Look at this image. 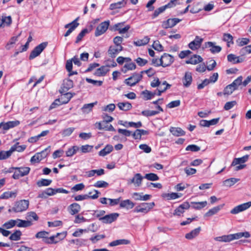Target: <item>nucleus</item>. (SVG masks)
Listing matches in <instances>:
<instances>
[{
  "mask_svg": "<svg viewBox=\"0 0 251 251\" xmlns=\"http://www.w3.org/2000/svg\"><path fill=\"white\" fill-rule=\"evenodd\" d=\"M159 113V111L146 110L143 111L141 113L143 116L149 117L157 115Z\"/></svg>",
  "mask_w": 251,
  "mask_h": 251,
  "instance_id": "obj_59",
  "label": "nucleus"
},
{
  "mask_svg": "<svg viewBox=\"0 0 251 251\" xmlns=\"http://www.w3.org/2000/svg\"><path fill=\"white\" fill-rule=\"evenodd\" d=\"M105 237V236L104 234L96 235L95 236H92L90 238V240L93 243L95 244L98 241L100 240V239H103Z\"/></svg>",
  "mask_w": 251,
  "mask_h": 251,
  "instance_id": "obj_63",
  "label": "nucleus"
},
{
  "mask_svg": "<svg viewBox=\"0 0 251 251\" xmlns=\"http://www.w3.org/2000/svg\"><path fill=\"white\" fill-rule=\"evenodd\" d=\"M47 43L44 42L36 46L31 51L29 57V59H33L38 56L47 47Z\"/></svg>",
  "mask_w": 251,
  "mask_h": 251,
  "instance_id": "obj_8",
  "label": "nucleus"
},
{
  "mask_svg": "<svg viewBox=\"0 0 251 251\" xmlns=\"http://www.w3.org/2000/svg\"><path fill=\"white\" fill-rule=\"evenodd\" d=\"M142 95L145 100H149L151 99L154 95H156V92L155 91L154 93H151L148 90H145L142 92Z\"/></svg>",
  "mask_w": 251,
  "mask_h": 251,
  "instance_id": "obj_46",
  "label": "nucleus"
},
{
  "mask_svg": "<svg viewBox=\"0 0 251 251\" xmlns=\"http://www.w3.org/2000/svg\"><path fill=\"white\" fill-rule=\"evenodd\" d=\"M243 237L249 238L250 234L249 232H238L235 234L225 235L221 236L216 237L214 238V240L221 242H229L235 239H238Z\"/></svg>",
  "mask_w": 251,
  "mask_h": 251,
  "instance_id": "obj_1",
  "label": "nucleus"
},
{
  "mask_svg": "<svg viewBox=\"0 0 251 251\" xmlns=\"http://www.w3.org/2000/svg\"><path fill=\"white\" fill-rule=\"evenodd\" d=\"M201 230V227H199L193 230H192L189 233H188L185 234V238L189 240H191L195 237H197L199 234L200 233V232Z\"/></svg>",
  "mask_w": 251,
  "mask_h": 251,
  "instance_id": "obj_30",
  "label": "nucleus"
},
{
  "mask_svg": "<svg viewBox=\"0 0 251 251\" xmlns=\"http://www.w3.org/2000/svg\"><path fill=\"white\" fill-rule=\"evenodd\" d=\"M12 21L10 16H0V28L9 26L12 24Z\"/></svg>",
  "mask_w": 251,
  "mask_h": 251,
  "instance_id": "obj_19",
  "label": "nucleus"
},
{
  "mask_svg": "<svg viewBox=\"0 0 251 251\" xmlns=\"http://www.w3.org/2000/svg\"><path fill=\"white\" fill-rule=\"evenodd\" d=\"M88 33V30L87 28L83 29L77 35L75 43H78L82 39L84 36Z\"/></svg>",
  "mask_w": 251,
  "mask_h": 251,
  "instance_id": "obj_60",
  "label": "nucleus"
},
{
  "mask_svg": "<svg viewBox=\"0 0 251 251\" xmlns=\"http://www.w3.org/2000/svg\"><path fill=\"white\" fill-rule=\"evenodd\" d=\"M150 41V38L148 36H145L142 39H138L134 42V44L136 46H142L147 45Z\"/></svg>",
  "mask_w": 251,
  "mask_h": 251,
  "instance_id": "obj_43",
  "label": "nucleus"
},
{
  "mask_svg": "<svg viewBox=\"0 0 251 251\" xmlns=\"http://www.w3.org/2000/svg\"><path fill=\"white\" fill-rule=\"evenodd\" d=\"M109 21H104L101 23L96 28L95 35L96 37L99 36L104 33L109 26Z\"/></svg>",
  "mask_w": 251,
  "mask_h": 251,
  "instance_id": "obj_7",
  "label": "nucleus"
},
{
  "mask_svg": "<svg viewBox=\"0 0 251 251\" xmlns=\"http://www.w3.org/2000/svg\"><path fill=\"white\" fill-rule=\"evenodd\" d=\"M64 93L61 95L60 100H62V103H67L73 97V95L71 93L65 92Z\"/></svg>",
  "mask_w": 251,
  "mask_h": 251,
  "instance_id": "obj_48",
  "label": "nucleus"
},
{
  "mask_svg": "<svg viewBox=\"0 0 251 251\" xmlns=\"http://www.w3.org/2000/svg\"><path fill=\"white\" fill-rule=\"evenodd\" d=\"M144 178L140 174L137 173L131 179L128 180V183L133 184L135 187H139L141 185Z\"/></svg>",
  "mask_w": 251,
  "mask_h": 251,
  "instance_id": "obj_12",
  "label": "nucleus"
},
{
  "mask_svg": "<svg viewBox=\"0 0 251 251\" xmlns=\"http://www.w3.org/2000/svg\"><path fill=\"white\" fill-rule=\"evenodd\" d=\"M52 180L50 179H42L37 182V185L39 187L47 186L50 184Z\"/></svg>",
  "mask_w": 251,
  "mask_h": 251,
  "instance_id": "obj_54",
  "label": "nucleus"
},
{
  "mask_svg": "<svg viewBox=\"0 0 251 251\" xmlns=\"http://www.w3.org/2000/svg\"><path fill=\"white\" fill-rule=\"evenodd\" d=\"M12 152L10 149L8 151H0V160H4L9 158L12 154Z\"/></svg>",
  "mask_w": 251,
  "mask_h": 251,
  "instance_id": "obj_51",
  "label": "nucleus"
},
{
  "mask_svg": "<svg viewBox=\"0 0 251 251\" xmlns=\"http://www.w3.org/2000/svg\"><path fill=\"white\" fill-rule=\"evenodd\" d=\"M72 60H68L66 62V69L67 71L69 72L68 75L69 76L74 75H77V72L76 71H73L72 68H73V63H72Z\"/></svg>",
  "mask_w": 251,
  "mask_h": 251,
  "instance_id": "obj_35",
  "label": "nucleus"
},
{
  "mask_svg": "<svg viewBox=\"0 0 251 251\" xmlns=\"http://www.w3.org/2000/svg\"><path fill=\"white\" fill-rule=\"evenodd\" d=\"M202 58L198 55H194L188 60L186 61V64H191L196 65L202 61Z\"/></svg>",
  "mask_w": 251,
  "mask_h": 251,
  "instance_id": "obj_29",
  "label": "nucleus"
},
{
  "mask_svg": "<svg viewBox=\"0 0 251 251\" xmlns=\"http://www.w3.org/2000/svg\"><path fill=\"white\" fill-rule=\"evenodd\" d=\"M153 49L157 51H161L163 50V47L160 43L159 41H155L152 44Z\"/></svg>",
  "mask_w": 251,
  "mask_h": 251,
  "instance_id": "obj_64",
  "label": "nucleus"
},
{
  "mask_svg": "<svg viewBox=\"0 0 251 251\" xmlns=\"http://www.w3.org/2000/svg\"><path fill=\"white\" fill-rule=\"evenodd\" d=\"M249 158V155H246L240 158H234L233 160L231 166H235L237 165V164H240V163H244L246 162Z\"/></svg>",
  "mask_w": 251,
  "mask_h": 251,
  "instance_id": "obj_36",
  "label": "nucleus"
},
{
  "mask_svg": "<svg viewBox=\"0 0 251 251\" xmlns=\"http://www.w3.org/2000/svg\"><path fill=\"white\" fill-rule=\"evenodd\" d=\"M239 180V179L235 178H230L229 179H227L225 180L224 182V185L227 186V187H231L232 185H233L235 183L238 182Z\"/></svg>",
  "mask_w": 251,
  "mask_h": 251,
  "instance_id": "obj_50",
  "label": "nucleus"
},
{
  "mask_svg": "<svg viewBox=\"0 0 251 251\" xmlns=\"http://www.w3.org/2000/svg\"><path fill=\"white\" fill-rule=\"evenodd\" d=\"M170 131L173 135L176 136H183L185 134V132L180 127H171L170 128Z\"/></svg>",
  "mask_w": 251,
  "mask_h": 251,
  "instance_id": "obj_33",
  "label": "nucleus"
},
{
  "mask_svg": "<svg viewBox=\"0 0 251 251\" xmlns=\"http://www.w3.org/2000/svg\"><path fill=\"white\" fill-rule=\"evenodd\" d=\"M119 216V214L118 213H113L100 218L99 220L104 224H111L115 221Z\"/></svg>",
  "mask_w": 251,
  "mask_h": 251,
  "instance_id": "obj_10",
  "label": "nucleus"
},
{
  "mask_svg": "<svg viewBox=\"0 0 251 251\" xmlns=\"http://www.w3.org/2000/svg\"><path fill=\"white\" fill-rule=\"evenodd\" d=\"M205 48H209V50L212 53L220 52L222 50V48L219 46H217L216 43L208 42L205 43Z\"/></svg>",
  "mask_w": 251,
  "mask_h": 251,
  "instance_id": "obj_18",
  "label": "nucleus"
},
{
  "mask_svg": "<svg viewBox=\"0 0 251 251\" xmlns=\"http://www.w3.org/2000/svg\"><path fill=\"white\" fill-rule=\"evenodd\" d=\"M123 49L122 46H110L108 50L109 55L112 58H115L117 54Z\"/></svg>",
  "mask_w": 251,
  "mask_h": 251,
  "instance_id": "obj_23",
  "label": "nucleus"
},
{
  "mask_svg": "<svg viewBox=\"0 0 251 251\" xmlns=\"http://www.w3.org/2000/svg\"><path fill=\"white\" fill-rule=\"evenodd\" d=\"M113 149V147L111 145H107L105 148L99 151V154L100 156H104L107 154L110 153Z\"/></svg>",
  "mask_w": 251,
  "mask_h": 251,
  "instance_id": "obj_34",
  "label": "nucleus"
},
{
  "mask_svg": "<svg viewBox=\"0 0 251 251\" xmlns=\"http://www.w3.org/2000/svg\"><path fill=\"white\" fill-rule=\"evenodd\" d=\"M26 218L27 221H31L32 219L35 221H37L39 217L35 212L31 211L27 213Z\"/></svg>",
  "mask_w": 251,
  "mask_h": 251,
  "instance_id": "obj_55",
  "label": "nucleus"
},
{
  "mask_svg": "<svg viewBox=\"0 0 251 251\" xmlns=\"http://www.w3.org/2000/svg\"><path fill=\"white\" fill-rule=\"evenodd\" d=\"M20 124L19 121H9L6 123L1 122L0 123V128L3 130H7L11 128H13L18 126Z\"/></svg>",
  "mask_w": 251,
  "mask_h": 251,
  "instance_id": "obj_20",
  "label": "nucleus"
},
{
  "mask_svg": "<svg viewBox=\"0 0 251 251\" xmlns=\"http://www.w3.org/2000/svg\"><path fill=\"white\" fill-rule=\"evenodd\" d=\"M79 148L77 146H74L68 149L66 151V155L67 157H72L79 150Z\"/></svg>",
  "mask_w": 251,
  "mask_h": 251,
  "instance_id": "obj_40",
  "label": "nucleus"
},
{
  "mask_svg": "<svg viewBox=\"0 0 251 251\" xmlns=\"http://www.w3.org/2000/svg\"><path fill=\"white\" fill-rule=\"evenodd\" d=\"M223 40L227 42V46L228 47H229L231 44H233V37L229 33L224 34Z\"/></svg>",
  "mask_w": 251,
  "mask_h": 251,
  "instance_id": "obj_47",
  "label": "nucleus"
},
{
  "mask_svg": "<svg viewBox=\"0 0 251 251\" xmlns=\"http://www.w3.org/2000/svg\"><path fill=\"white\" fill-rule=\"evenodd\" d=\"M144 178L150 181H156L159 179L158 176L154 173L147 174L144 176Z\"/></svg>",
  "mask_w": 251,
  "mask_h": 251,
  "instance_id": "obj_56",
  "label": "nucleus"
},
{
  "mask_svg": "<svg viewBox=\"0 0 251 251\" xmlns=\"http://www.w3.org/2000/svg\"><path fill=\"white\" fill-rule=\"evenodd\" d=\"M18 36L12 37L10 41L6 45L5 49L7 50H10L12 47V45L14 44L18 40Z\"/></svg>",
  "mask_w": 251,
  "mask_h": 251,
  "instance_id": "obj_62",
  "label": "nucleus"
},
{
  "mask_svg": "<svg viewBox=\"0 0 251 251\" xmlns=\"http://www.w3.org/2000/svg\"><path fill=\"white\" fill-rule=\"evenodd\" d=\"M227 59L228 61L233 63L236 64L242 62L243 61L242 59H240L239 57L236 56L235 55L233 54H229L227 56Z\"/></svg>",
  "mask_w": 251,
  "mask_h": 251,
  "instance_id": "obj_38",
  "label": "nucleus"
},
{
  "mask_svg": "<svg viewBox=\"0 0 251 251\" xmlns=\"http://www.w3.org/2000/svg\"><path fill=\"white\" fill-rule=\"evenodd\" d=\"M190 206V205L188 202H185L175 209L174 214L180 216L184 212V210L189 209Z\"/></svg>",
  "mask_w": 251,
  "mask_h": 251,
  "instance_id": "obj_22",
  "label": "nucleus"
},
{
  "mask_svg": "<svg viewBox=\"0 0 251 251\" xmlns=\"http://www.w3.org/2000/svg\"><path fill=\"white\" fill-rule=\"evenodd\" d=\"M17 196V191H7L3 193L0 196V199H7L10 198H15Z\"/></svg>",
  "mask_w": 251,
  "mask_h": 251,
  "instance_id": "obj_45",
  "label": "nucleus"
},
{
  "mask_svg": "<svg viewBox=\"0 0 251 251\" xmlns=\"http://www.w3.org/2000/svg\"><path fill=\"white\" fill-rule=\"evenodd\" d=\"M80 209L81 207L80 205L77 203H73L68 207L69 213L73 215L77 214L80 211Z\"/></svg>",
  "mask_w": 251,
  "mask_h": 251,
  "instance_id": "obj_28",
  "label": "nucleus"
},
{
  "mask_svg": "<svg viewBox=\"0 0 251 251\" xmlns=\"http://www.w3.org/2000/svg\"><path fill=\"white\" fill-rule=\"evenodd\" d=\"M25 148L26 146L25 145L20 146L19 145V143H17L14 146L11 147L10 149L12 152L16 151L19 152H21L24 151L25 150Z\"/></svg>",
  "mask_w": 251,
  "mask_h": 251,
  "instance_id": "obj_52",
  "label": "nucleus"
},
{
  "mask_svg": "<svg viewBox=\"0 0 251 251\" xmlns=\"http://www.w3.org/2000/svg\"><path fill=\"white\" fill-rule=\"evenodd\" d=\"M22 233L20 230H17L13 234H12L9 239L13 241H18L20 239Z\"/></svg>",
  "mask_w": 251,
  "mask_h": 251,
  "instance_id": "obj_53",
  "label": "nucleus"
},
{
  "mask_svg": "<svg viewBox=\"0 0 251 251\" xmlns=\"http://www.w3.org/2000/svg\"><path fill=\"white\" fill-rule=\"evenodd\" d=\"M136 65L133 63L130 62L129 63H126L123 68L122 69V71L124 73H126L129 70H133L135 69Z\"/></svg>",
  "mask_w": 251,
  "mask_h": 251,
  "instance_id": "obj_44",
  "label": "nucleus"
},
{
  "mask_svg": "<svg viewBox=\"0 0 251 251\" xmlns=\"http://www.w3.org/2000/svg\"><path fill=\"white\" fill-rule=\"evenodd\" d=\"M162 66L165 67L170 66L174 61V57L168 53H164L161 57Z\"/></svg>",
  "mask_w": 251,
  "mask_h": 251,
  "instance_id": "obj_14",
  "label": "nucleus"
},
{
  "mask_svg": "<svg viewBox=\"0 0 251 251\" xmlns=\"http://www.w3.org/2000/svg\"><path fill=\"white\" fill-rule=\"evenodd\" d=\"M110 65H106L97 69L94 75L98 76H104L109 71Z\"/></svg>",
  "mask_w": 251,
  "mask_h": 251,
  "instance_id": "obj_24",
  "label": "nucleus"
},
{
  "mask_svg": "<svg viewBox=\"0 0 251 251\" xmlns=\"http://www.w3.org/2000/svg\"><path fill=\"white\" fill-rule=\"evenodd\" d=\"M171 87V85L168 84L166 81L162 83L160 82L159 86L157 87L156 95L160 96L161 93L165 92L168 88Z\"/></svg>",
  "mask_w": 251,
  "mask_h": 251,
  "instance_id": "obj_25",
  "label": "nucleus"
},
{
  "mask_svg": "<svg viewBox=\"0 0 251 251\" xmlns=\"http://www.w3.org/2000/svg\"><path fill=\"white\" fill-rule=\"evenodd\" d=\"M180 21L181 20L178 18L169 19L167 21L163 22L162 27L166 29L172 28Z\"/></svg>",
  "mask_w": 251,
  "mask_h": 251,
  "instance_id": "obj_13",
  "label": "nucleus"
},
{
  "mask_svg": "<svg viewBox=\"0 0 251 251\" xmlns=\"http://www.w3.org/2000/svg\"><path fill=\"white\" fill-rule=\"evenodd\" d=\"M97 104V102L85 104L81 108L84 113H88L92 110L94 106Z\"/></svg>",
  "mask_w": 251,
  "mask_h": 251,
  "instance_id": "obj_41",
  "label": "nucleus"
},
{
  "mask_svg": "<svg viewBox=\"0 0 251 251\" xmlns=\"http://www.w3.org/2000/svg\"><path fill=\"white\" fill-rule=\"evenodd\" d=\"M134 203L129 200L123 201L120 203V206L121 208H126L127 209H131L134 207Z\"/></svg>",
  "mask_w": 251,
  "mask_h": 251,
  "instance_id": "obj_37",
  "label": "nucleus"
},
{
  "mask_svg": "<svg viewBox=\"0 0 251 251\" xmlns=\"http://www.w3.org/2000/svg\"><path fill=\"white\" fill-rule=\"evenodd\" d=\"M235 90V88L230 84L226 86L224 89L223 94L229 95L231 94Z\"/></svg>",
  "mask_w": 251,
  "mask_h": 251,
  "instance_id": "obj_58",
  "label": "nucleus"
},
{
  "mask_svg": "<svg viewBox=\"0 0 251 251\" xmlns=\"http://www.w3.org/2000/svg\"><path fill=\"white\" fill-rule=\"evenodd\" d=\"M251 206V201H249L235 206L230 211V213L232 214H237L247 210Z\"/></svg>",
  "mask_w": 251,
  "mask_h": 251,
  "instance_id": "obj_9",
  "label": "nucleus"
},
{
  "mask_svg": "<svg viewBox=\"0 0 251 251\" xmlns=\"http://www.w3.org/2000/svg\"><path fill=\"white\" fill-rule=\"evenodd\" d=\"M203 41V39L200 37L197 36L194 40L192 41L189 44V47L192 50H195L200 48L201 43Z\"/></svg>",
  "mask_w": 251,
  "mask_h": 251,
  "instance_id": "obj_17",
  "label": "nucleus"
},
{
  "mask_svg": "<svg viewBox=\"0 0 251 251\" xmlns=\"http://www.w3.org/2000/svg\"><path fill=\"white\" fill-rule=\"evenodd\" d=\"M126 1L127 0H122L116 3H111L110 5L109 8L110 10L121 8L126 5Z\"/></svg>",
  "mask_w": 251,
  "mask_h": 251,
  "instance_id": "obj_31",
  "label": "nucleus"
},
{
  "mask_svg": "<svg viewBox=\"0 0 251 251\" xmlns=\"http://www.w3.org/2000/svg\"><path fill=\"white\" fill-rule=\"evenodd\" d=\"M243 77L242 76H240L238 77L235 80H234L233 82L231 84L232 86L234 88H235V90H237L238 88V86H240L242 83Z\"/></svg>",
  "mask_w": 251,
  "mask_h": 251,
  "instance_id": "obj_57",
  "label": "nucleus"
},
{
  "mask_svg": "<svg viewBox=\"0 0 251 251\" xmlns=\"http://www.w3.org/2000/svg\"><path fill=\"white\" fill-rule=\"evenodd\" d=\"M192 207L195 209L200 210L202 208L205 207L207 204V201H203L201 202H191Z\"/></svg>",
  "mask_w": 251,
  "mask_h": 251,
  "instance_id": "obj_32",
  "label": "nucleus"
},
{
  "mask_svg": "<svg viewBox=\"0 0 251 251\" xmlns=\"http://www.w3.org/2000/svg\"><path fill=\"white\" fill-rule=\"evenodd\" d=\"M167 8H170L168 4L156 9L153 14V18L157 17L160 13L164 12Z\"/></svg>",
  "mask_w": 251,
  "mask_h": 251,
  "instance_id": "obj_49",
  "label": "nucleus"
},
{
  "mask_svg": "<svg viewBox=\"0 0 251 251\" xmlns=\"http://www.w3.org/2000/svg\"><path fill=\"white\" fill-rule=\"evenodd\" d=\"M78 18V17L77 18L71 23L65 25V28H69L64 34L65 37L68 36L79 25V23L77 22Z\"/></svg>",
  "mask_w": 251,
  "mask_h": 251,
  "instance_id": "obj_11",
  "label": "nucleus"
},
{
  "mask_svg": "<svg viewBox=\"0 0 251 251\" xmlns=\"http://www.w3.org/2000/svg\"><path fill=\"white\" fill-rule=\"evenodd\" d=\"M15 220H10L3 225V227L6 229H9L16 226Z\"/></svg>",
  "mask_w": 251,
  "mask_h": 251,
  "instance_id": "obj_61",
  "label": "nucleus"
},
{
  "mask_svg": "<svg viewBox=\"0 0 251 251\" xmlns=\"http://www.w3.org/2000/svg\"><path fill=\"white\" fill-rule=\"evenodd\" d=\"M13 169H15V171L13 175V177L14 179H18L20 177L24 176L27 175L30 171V168L29 167H16L13 168Z\"/></svg>",
  "mask_w": 251,
  "mask_h": 251,
  "instance_id": "obj_6",
  "label": "nucleus"
},
{
  "mask_svg": "<svg viewBox=\"0 0 251 251\" xmlns=\"http://www.w3.org/2000/svg\"><path fill=\"white\" fill-rule=\"evenodd\" d=\"M224 204L218 205L214 207L209 209L206 213H205L204 217H211L215 214H216L219 211L223 208Z\"/></svg>",
  "mask_w": 251,
  "mask_h": 251,
  "instance_id": "obj_27",
  "label": "nucleus"
},
{
  "mask_svg": "<svg viewBox=\"0 0 251 251\" xmlns=\"http://www.w3.org/2000/svg\"><path fill=\"white\" fill-rule=\"evenodd\" d=\"M142 74L134 73L131 76L125 80V83L128 86H133L138 83L142 78Z\"/></svg>",
  "mask_w": 251,
  "mask_h": 251,
  "instance_id": "obj_4",
  "label": "nucleus"
},
{
  "mask_svg": "<svg viewBox=\"0 0 251 251\" xmlns=\"http://www.w3.org/2000/svg\"><path fill=\"white\" fill-rule=\"evenodd\" d=\"M129 243V241L126 239H119L113 241L109 243V246L114 247L120 245H127Z\"/></svg>",
  "mask_w": 251,
  "mask_h": 251,
  "instance_id": "obj_42",
  "label": "nucleus"
},
{
  "mask_svg": "<svg viewBox=\"0 0 251 251\" xmlns=\"http://www.w3.org/2000/svg\"><path fill=\"white\" fill-rule=\"evenodd\" d=\"M182 81L184 87H189L192 81V73L189 72H185L184 76L182 79Z\"/></svg>",
  "mask_w": 251,
  "mask_h": 251,
  "instance_id": "obj_21",
  "label": "nucleus"
},
{
  "mask_svg": "<svg viewBox=\"0 0 251 251\" xmlns=\"http://www.w3.org/2000/svg\"><path fill=\"white\" fill-rule=\"evenodd\" d=\"M74 86V83L73 80L70 79H65L63 81L60 92L62 94L63 93L67 92L70 89Z\"/></svg>",
  "mask_w": 251,
  "mask_h": 251,
  "instance_id": "obj_16",
  "label": "nucleus"
},
{
  "mask_svg": "<svg viewBox=\"0 0 251 251\" xmlns=\"http://www.w3.org/2000/svg\"><path fill=\"white\" fill-rule=\"evenodd\" d=\"M16 226L19 227H27L32 225L31 221L27 220H23L20 219L15 220Z\"/></svg>",
  "mask_w": 251,
  "mask_h": 251,
  "instance_id": "obj_26",
  "label": "nucleus"
},
{
  "mask_svg": "<svg viewBox=\"0 0 251 251\" xmlns=\"http://www.w3.org/2000/svg\"><path fill=\"white\" fill-rule=\"evenodd\" d=\"M117 106L119 109L123 111H127L131 109V104L128 102H119Z\"/></svg>",
  "mask_w": 251,
  "mask_h": 251,
  "instance_id": "obj_39",
  "label": "nucleus"
},
{
  "mask_svg": "<svg viewBox=\"0 0 251 251\" xmlns=\"http://www.w3.org/2000/svg\"><path fill=\"white\" fill-rule=\"evenodd\" d=\"M155 204L153 202L146 203L144 202L136 206L134 209L136 212H141L147 213L154 206Z\"/></svg>",
  "mask_w": 251,
  "mask_h": 251,
  "instance_id": "obj_5",
  "label": "nucleus"
},
{
  "mask_svg": "<svg viewBox=\"0 0 251 251\" xmlns=\"http://www.w3.org/2000/svg\"><path fill=\"white\" fill-rule=\"evenodd\" d=\"M29 201L27 200H20L16 201L13 207L8 210V212L14 211V212H22L25 211L28 207Z\"/></svg>",
  "mask_w": 251,
  "mask_h": 251,
  "instance_id": "obj_2",
  "label": "nucleus"
},
{
  "mask_svg": "<svg viewBox=\"0 0 251 251\" xmlns=\"http://www.w3.org/2000/svg\"><path fill=\"white\" fill-rule=\"evenodd\" d=\"M94 192H95V194H94L93 196H89L87 194L79 195L75 196L74 197V199L76 201H83V200H87V199H88L90 198L93 199V200L96 199L99 197V195L100 194V193L97 190H95Z\"/></svg>",
  "mask_w": 251,
  "mask_h": 251,
  "instance_id": "obj_15",
  "label": "nucleus"
},
{
  "mask_svg": "<svg viewBox=\"0 0 251 251\" xmlns=\"http://www.w3.org/2000/svg\"><path fill=\"white\" fill-rule=\"evenodd\" d=\"M50 152V146L46 148L44 150L40 152L36 153L30 159V162L32 163H36L40 162L44 158H46Z\"/></svg>",
  "mask_w": 251,
  "mask_h": 251,
  "instance_id": "obj_3",
  "label": "nucleus"
}]
</instances>
